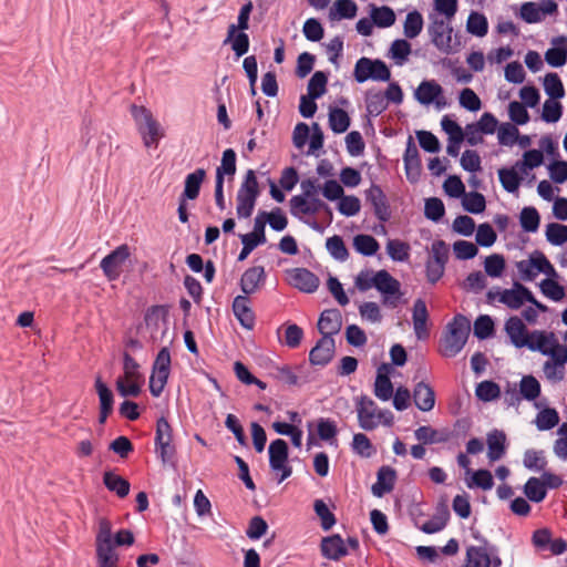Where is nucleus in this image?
Listing matches in <instances>:
<instances>
[{"mask_svg":"<svg viewBox=\"0 0 567 567\" xmlns=\"http://www.w3.org/2000/svg\"><path fill=\"white\" fill-rule=\"evenodd\" d=\"M471 332V322L464 315L454 316L446 327L441 338V353L443 357L452 358L462 351L467 342Z\"/></svg>","mask_w":567,"mask_h":567,"instance_id":"obj_1","label":"nucleus"},{"mask_svg":"<svg viewBox=\"0 0 567 567\" xmlns=\"http://www.w3.org/2000/svg\"><path fill=\"white\" fill-rule=\"evenodd\" d=\"M254 4L248 0L239 10L237 23H231L227 29V37L224 44H230L237 59L245 55L250 45L249 35L245 32L249 29V19Z\"/></svg>","mask_w":567,"mask_h":567,"instance_id":"obj_2","label":"nucleus"},{"mask_svg":"<svg viewBox=\"0 0 567 567\" xmlns=\"http://www.w3.org/2000/svg\"><path fill=\"white\" fill-rule=\"evenodd\" d=\"M260 195V187L254 169H248L237 192L238 218H249L254 212L256 200Z\"/></svg>","mask_w":567,"mask_h":567,"instance_id":"obj_3","label":"nucleus"},{"mask_svg":"<svg viewBox=\"0 0 567 567\" xmlns=\"http://www.w3.org/2000/svg\"><path fill=\"white\" fill-rule=\"evenodd\" d=\"M353 78L358 83H364L369 80L389 82L391 71L383 60L362 56L354 64Z\"/></svg>","mask_w":567,"mask_h":567,"instance_id":"obj_4","label":"nucleus"},{"mask_svg":"<svg viewBox=\"0 0 567 567\" xmlns=\"http://www.w3.org/2000/svg\"><path fill=\"white\" fill-rule=\"evenodd\" d=\"M131 112L135 121L138 123V132L143 137L144 145L157 147L158 141L164 136L161 131L159 123L153 117L152 112L145 106H137L133 104Z\"/></svg>","mask_w":567,"mask_h":567,"instance_id":"obj_5","label":"nucleus"},{"mask_svg":"<svg viewBox=\"0 0 567 567\" xmlns=\"http://www.w3.org/2000/svg\"><path fill=\"white\" fill-rule=\"evenodd\" d=\"M171 352L168 347H163L152 365V374L150 377V392L153 396L157 398L162 394L165 385L167 384L171 372Z\"/></svg>","mask_w":567,"mask_h":567,"instance_id":"obj_6","label":"nucleus"},{"mask_svg":"<svg viewBox=\"0 0 567 567\" xmlns=\"http://www.w3.org/2000/svg\"><path fill=\"white\" fill-rule=\"evenodd\" d=\"M173 429L165 416L156 422L155 445L163 464L175 465L176 447L172 444Z\"/></svg>","mask_w":567,"mask_h":567,"instance_id":"obj_7","label":"nucleus"},{"mask_svg":"<svg viewBox=\"0 0 567 567\" xmlns=\"http://www.w3.org/2000/svg\"><path fill=\"white\" fill-rule=\"evenodd\" d=\"M375 289L382 296V303L391 308L398 307L403 296L400 281L385 269L375 271Z\"/></svg>","mask_w":567,"mask_h":567,"instance_id":"obj_8","label":"nucleus"},{"mask_svg":"<svg viewBox=\"0 0 567 567\" xmlns=\"http://www.w3.org/2000/svg\"><path fill=\"white\" fill-rule=\"evenodd\" d=\"M414 99L422 105L441 110L447 105L443 87L435 80H423L414 91Z\"/></svg>","mask_w":567,"mask_h":567,"instance_id":"obj_9","label":"nucleus"},{"mask_svg":"<svg viewBox=\"0 0 567 567\" xmlns=\"http://www.w3.org/2000/svg\"><path fill=\"white\" fill-rule=\"evenodd\" d=\"M97 524L95 540L100 542V539L103 540L105 537L109 538L111 549L115 550L116 547L132 546L135 543V537L131 529L123 528L113 535L112 523L106 517H99Z\"/></svg>","mask_w":567,"mask_h":567,"instance_id":"obj_10","label":"nucleus"},{"mask_svg":"<svg viewBox=\"0 0 567 567\" xmlns=\"http://www.w3.org/2000/svg\"><path fill=\"white\" fill-rule=\"evenodd\" d=\"M131 252L126 244H123L106 255L100 264L104 276L110 280H116L120 277V267L130 258Z\"/></svg>","mask_w":567,"mask_h":567,"instance_id":"obj_11","label":"nucleus"},{"mask_svg":"<svg viewBox=\"0 0 567 567\" xmlns=\"http://www.w3.org/2000/svg\"><path fill=\"white\" fill-rule=\"evenodd\" d=\"M365 199L372 205L373 214L381 223L391 219V206L380 185L372 183L370 188L365 190Z\"/></svg>","mask_w":567,"mask_h":567,"instance_id":"obj_12","label":"nucleus"},{"mask_svg":"<svg viewBox=\"0 0 567 567\" xmlns=\"http://www.w3.org/2000/svg\"><path fill=\"white\" fill-rule=\"evenodd\" d=\"M336 354V342L332 337L323 333L309 352V362L311 365L326 367Z\"/></svg>","mask_w":567,"mask_h":567,"instance_id":"obj_13","label":"nucleus"},{"mask_svg":"<svg viewBox=\"0 0 567 567\" xmlns=\"http://www.w3.org/2000/svg\"><path fill=\"white\" fill-rule=\"evenodd\" d=\"M427 32L431 37L432 43L445 53L452 51V32L453 28L441 19H434L427 27Z\"/></svg>","mask_w":567,"mask_h":567,"instance_id":"obj_14","label":"nucleus"},{"mask_svg":"<svg viewBox=\"0 0 567 567\" xmlns=\"http://www.w3.org/2000/svg\"><path fill=\"white\" fill-rule=\"evenodd\" d=\"M288 274L290 284L302 292L312 293L320 285L319 277L307 268H292Z\"/></svg>","mask_w":567,"mask_h":567,"instance_id":"obj_15","label":"nucleus"},{"mask_svg":"<svg viewBox=\"0 0 567 567\" xmlns=\"http://www.w3.org/2000/svg\"><path fill=\"white\" fill-rule=\"evenodd\" d=\"M321 555L330 560H340L348 555V547L339 534L322 537L320 542Z\"/></svg>","mask_w":567,"mask_h":567,"instance_id":"obj_16","label":"nucleus"},{"mask_svg":"<svg viewBox=\"0 0 567 567\" xmlns=\"http://www.w3.org/2000/svg\"><path fill=\"white\" fill-rule=\"evenodd\" d=\"M398 478L396 471L388 465H383L378 470L377 482L372 485L371 491L375 497H383L391 493Z\"/></svg>","mask_w":567,"mask_h":567,"instance_id":"obj_17","label":"nucleus"},{"mask_svg":"<svg viewBox=\"0 0 567 567\" xmlns=\"http://www.w3.org/2000/svg\"><path fill=\"white\" fill-rule=\"evenodd\" d=\"M551 48L544 55L546 63L551 68H561L567 63V35L551 39Z\"/></svg>","mask_w":567,"mask_h":567,"instance_id":"obj_18","label":"nucleus"},{"mask_svg":"<svg viewBox=\"0 0 567 567\" xmlns=\"http://www.w3.org/2000/svg\"><path fill=\"white\" fill-rule=\"evenodd\" d=\"M318 331L332 337L340 332L342 328V315L337 308L326 309L321 312L318 323Z\"/></svg>","mask_w":567,"mask_h":567,"instance_id":"obj_19","label":"nucleus"},{"mask_svg":"<svg viewBox=\"0 0 567 567\" xmlns=\"http://www.w3.org/2000/svg\"><path fill=\"white\" fill-rule=\"evenodd\" d=\"M486 444L488 460L491 462L501 460L505 455L507 449L505 432L497 429L492 430L487 433Z\"/></svg>","mask_w":567,"mask_h":567,"instance_id":"obj_20","label":"nucleus"},{"mask_svg":"<svg viewBox=\"0 0 567 567\" xmlns=\"http://www.w3.org/2000/svg\"><path fill=\"white\" fill-rule=\"evenodd\" d=\"M412 319L416 338L419 340L427 339L430 336L427 329L429 311L422 298L414 301Z\"/></svg>","mask_w":567,"mask_h":567,"instance_id":"obj_21","label":"nucleus"},{"mask_svg":"<svg viewBox=\"0 0 567 567\" xmlns=\"http://www.w3.org/2000/svg\"><path fill=\"white\" fill-rule=\"evenodd\" d=\"M505 332L515 348H524L529 336L528 329L520 318L513 316L505 322Z\"/></svg>","mask_w":567,"mask_h":567,"instance_id":"obj_22","label":"nucleus"},{"mask_svg":"<svg viewBox=\"0 0 567 567\" xmlns=\"http://www.w3.org/2000/svg\"><path fill=\"white\" fill-rule=\"evenodd\" d=\"M414 436L417 441L426 445L446 443L451 440L453 433L449 429L435 430L430 425H422L414 431Z\"/></svg>","mask_w":567,"mask_h":567,"instance_id":"obj_23","label":"nucleus"},{"mask_svg":"<svg viewBox=\"0 0 567 567\" xmlns=\"http://www.w3.org/2000/svg\"><path fill=\"white\" fill-rule=\"evenodd\" d=\"M248 296H237L233 301V311L239 323L248 330H251L255 326V313L248 306Z\"/></svg>","mask_w":567,"mask_h":567,"instance_id":"obj_24","label":"nucleus"},{"mask_svg":"<svg viewBox=\"0 0 567 567\" xmlns=\"http://www.w3.org/2000/svg\"><path fill=\"white\" fill-rule=\"evenodd\" d=\"M413 399L416 408L423 412L431 411L435 405V392L433 388L424 381H420L415 384Z\"/></svg>","mask_w":567,"mask_h":567,"instance_id":"obj_25","label":"nucleus"},{"mask_svg":"<svg viewBox=\"0 0 567 567\" xmlns=\"http://www.w3.org/2000/svg\"><path fill=\"white\" fill-rule=\"evenodd\" d=\"M206 171L204 168H197L193 173H189L184 181V190L179 197L187 200H195L200 193V187L206 178Z\"/></svg>","mask_w":567,"mask_h":567,"instance_id":"obj_26","label":"nucleus"},{"mask_svg":"<svg viewBox=\"0 0 567 567\" xmlns=\"http://www.w3.org/2000/svg\"><path fill=\"white\" fill-rule=\"evenodd\" d=\"M266 274L262 266L248 268L240 278V289L245 296L254 293L261 281H265Z\"/></svg>","mask_w":567,"mask_h":567,"instance_id":"obj_27","label":"nucleus"},{"mask_svg":"<svg viewBox=\"0 0 567 567\" xmlns=\"http://www.w3.org/2000/svg\"><path fill=\"white\" fill-rule=\"evenodd\" d=\"M556 337L554 332H546L544 330H534L526 339L525 347L530 351H537L542 354H547V350L553 346Z\"/></svg>","mask_w":567,"mask_h":567,"instance_id":"obj_28","label":"nucleus"},{"mask_svg":"<svg viewBox=\"0 0 567 567\" xmlns=\"http://www.w3.org/2000/svg\"><path fill=\"white\" fill-rule=\"evenodd\" d=\"M270 470L281 467L284 463L289 461V446L282 439L271 441L268 446Z\"/></svg>","mask_w":567,"mask_h":567,"instance_id":"obj_29","label":"nucleus"},{"mask_svg":"<svg viewBox=\"0 0 567 567\" xmlns=\"http://www.w3.org/2000/svg\"><path fill=\"white\" fill-rule=\"evenodd\" d=\"M95 554L99 567H117L120 560L118 554L111 549L109 538H104L100 542L95 540Z\"/></svg>","mask_w":567,"mask_h":567,"instance_id":"obj_30","label":"nucleus"},{"mask_svg":"<svg viewBox=\"0 0 567 567\" xmlns=\"http://www.w3.org/2000/svg\"><path fill=\"white\" fill-rule=\"evenodd\" d=\"M103 484L110 492L115 493L120 498L126 497L131 489L130 482L111 470L104 472Z\"/></svg>","mask_w":567,"mask_h":567,"instance_id":"obj_31","label":"nucleus"},{"mask_svg":"<svg viewBox=\"0 0 567 567\" xmlns=\"http://www.w3.org/2000/svg\"><path fill=\"white\" fill-rule=\"evenodd\" d=\"M329 127L336 134H342L351 125V118L346 110L339 106H330L328 114Z\"/></svg>","mask_w":567,"mask_h":567,"instance_id":"obj_32","label":"nucleus"},{"mask_svg":"<svg viewBox=\"0 0 567 567\" xmlns=\"http://www.w3.org/2000/svg\"><path fill=\"white\" fill-rule=\"evenodd\" d=\"M358 12V4L353 0H336L329 10V19L339 21L353 19Z\"/></svg>","mask_w":567,"mask_h":567,"instance_id":"obj_33","label":"nucleus"},{"mask_svg":"<svg viewBox=\"0 0 567 567\" xmlns=\"http://www.w3.org/2000/svg\"><path fill=\"white\" fill-rule=\"evenodd\" d=\"M370 17L372 18L375 27L385 29L395 23L396 17L394 10L389 6L378 7L373 3L369 4Z\"/></svg>","mask_w":567,"mask_h":567,"instance_id":"obj_34","label":"nucleus"},{"mask_svg":"<svg viewBox=\"0 0 567 567\" xmlns=\"http://www.w3.org/2000/svg\"><path fill=\"white\" fill-rule=\"evenodd\" d=\"M237 155L233 148H227L223 152L221 164L216 168L215 182L225 183V176L233 178L236 174Z\"/></svg>","mask_w":567,"mask_h":567,"instance_id":"obj_35","label":"nucleus"},{"mask_svg":"<svg viewBox=\"0 0 567 567\" xmlns=\"http://www.w3.org/2000/svg\"><path fill=\"white\" fill-rule=\"evenodd\" d=\"M352 245L354 250L364 257L374 256L380 249L379 241L373 236L367 234L355 235Z\"/></svg>","mask_w":567,"mask_h":567,"instance_id":"obj_36","label":"nucleus"},{"mask_svg":"<svg viewBox=\"0 0 567 567\" xmlns=\"http://www.w3.org/2000/svg\"><path fill=\"white\" fill-rule=\"evenodd\" d=\"M338 426L336 421L329 417H319L317 420V436L319 440L328 442L330 445H338Z\"/></svg>","mask_w":567,"mask_h":567,"instance_id":"obj_37","label":"nucleus"},{"mask_svg":"<svg viewBox=\"0 0 567 567\" xmlns=\"http://www.w3.org/2000/svg\"><path fill=\"white\" fill-rule=\"evenodd\" d=\"M498 179L503 188L511 194H518L519 186L524 179L514 168L502 167L497 171Z\"/></svg>","mask_w":567,"mask_h":567,"instance_id":"obj_38","label":"nucleus"},{"mask_svg":"<svg viewBox=\"0 0 567 567\" xmlns=\"http://www.w3.org/2000/svg\"><path fill=\"white\" fill-rule=\"evenodd\" d=\"M257 215L265 221V226L269 224L275 231H282L288 225V218L280 207H275L271 212L260 210Z\"/></svg>","mask_w":567,"mask_h":567,"instance_id":"obj_39","label":"nucleus"},{"mask_svg":"<svg viewBox=\"0 0 567 567\" xmlns=\"http://www.w3.org/2000/svg\"><path fill=\"white\" fill-rule=\"evenodd\" d=\"M462 567H491L489 553L484 546L468 547L466 563Z\"/></svg>","mask_w":567,"mask_h":567,"instance_id":"obj_40","label":"nucleus"},{"mask_svg":"<svg viewBox=\"0 0 567 567\" xmlns=\"http://www.w3.org/2000/svg\"><path fill=\"white\" fill-rule=\"evenodd\" d=\"M526 498L533 503H540L547 496L546 485L538 477H529L523 486Z\"/></svg>","mask_w":567,"mask_h":567,"instance_id":"obj_41","label":"nucleus"},{"mask_svg":"<svg viewBox=\"0 0 567 567\" xmlns=\"http://www.w3.org/2000/svg\"><path fill=\"white\" fill-rule=\"evenodd\" d=\"M462 207L465 212L474 215H478L486 209L485 196L476 190L465 193L462 198Z\"/></svg>","mask_w":567,"mask_h":567,"instance_id":"obj_42","label":"nucleus"},{"mask_svg":"<svg viewBox=\"0 0 567 567\" xmlns=\"http://www.w3.org/2000/svg\"><path fill=\"white\" fill-rule=\"evenodd\" d=\"M519 224L525 233H536L540 225V215L534 206H526L519 213Z\"/></svg>","mask_w":567,"mask_h":567,"instance_id":"obj_43","label":"nucleus"},{"mask_svg":"<svg viewBox=\"0 0 567 567\" xmlns=\"http://www.w3.org/2000/svg\"><path fill=\"white\" fill-rule=\"evenodd\" d=\"M559 278H545L539 282L542 293L548 299L559 302L566 296L565 287L558 282Z\"/></svg>","mask_w":567,"mask_h":567,"instance_id":"obj_44","label":"nucleus"},{"mask_svg":"<svg viewBox=\"0 0 567 567\" xmlns=\"http://www.w3.org/2000/svg\"><path fill=\"white\" fill-rule=\"evenodd\" d=\"M542 393L539 381L532 374L524 375L519 382V394L526 401H535Z\"/></svg>","mask_w":567,"mask_h":567,"instance_id":"obj_45","label":"nucleus"},{"mask_svg":"<svg viewBox=\"0 0 567 567\" xmlns=\"http://www.w3.org/2000/svg\"><path fill=\"white\" fill-rule=\"evenodd\" d=\"M501 386L492 380H484L476 385L475 395L482 402H492L501 398Z\"/></svg>","mask_w":567,"mask_h":567,"instance_id":"obj_46","label":"nucleus"},{"mask_svg":"<svg viewBox=\"0 0 567 567\" xmlns=\"http://www.w3.org/2000/svg\"><path fill=\"white\" fill-rule=\"evenodd\" d=\"M466 31L472 35L483 38L488 32L487 18L477 11H472L467 18Z\"/></svg>","mask_w":567,"mask_h":567,"instance_id":"obj_47","label":"nucleus"},{"mask_svg":"<svg viewBox=\"0 0 567 567\" xmlns=\"http://www.w3.org/2000/svg\"><path fill=\"white\" fill-rule=\"evenodd\" d=\"M365 107L368 115L379 116L388 109V102L381 91L372 92L367 91L365 93Z\"/></svg>","mask_w":567,"mask_h":567,"instance_id":"obj_48","label":"nucleus"},{"mask_svg":"<svg viewBox=\"0 0 567 567\" xmlns=\"http://www.w3.org/2000/svg\"><path fill=\"white\" fill-rule=\"evenodd\" d=\"M169 313L168 305H155L147 308L144 315V321L146 327L156 330L158 328L159 320L167 322Z\"/></svg>","mask_w":567,"mask_h":567,"instance_id":"obj_49","label":"nucleus"},{"mask_svg":"<svg viewBox=\"0 0 567 567\" xmlns=\"http://www.w3.org/2000/svg\"><path fill=\"white\" fill-rule=\"evenodd\" d=\"M473 334L478 340H486L495 334V322L488 315H480L474 321Z\"/></svg>","mask_w":567,"mask_h":567,"instance_id":"obj_50","label":"nucleus"},{"mask_svg":"<svg viewBox=\"0 0 567 567\" xmlns=\"http://www.w3.org/2000/svg\"><path fill=\"white\" fill-rule=\"evenodd\" d=\"M559 421L560 419L557 410L546 406L536 415L535 424L539 431H549L558 425Z\"/></svg>","mask_w":567,"mask_h":567,"instance_id":"obj_51","label":"nucleus"},{"mask_svg":"<svg viewBox=\"0 0 567 567\" xmlns=\"http://www.w3.org/2000/svg\"><path fill=\"white\" fill-rule=\"evenodd\" d=\"M94 389L99 396V409L114 410V394L110 386L103 381L99 374L95 378Z\"/></svg>","mask_w":567,"mask_h":567,"instance_id":"obj_52","label":"nucleus"},{"mask_svg":"<svg viewBox=\"0 0 567 567\" xmlns=\"http://www.w3.org/2000/svg\"><path fill=\"white\" fill-rule=\"evenodd\" d=\"M544 90L545 93L553 100H560L565 96V87L555 72H549L544 76Z\"/></svg>","mask_w":567,"mask_h":567,"instance_id":"obj_53","label":"nucleus"},{"mask_svg":"<svg viewBox=\"0 0 567 567\" xmlns=\"http://www.w3.org/2000/svg\"><path fill=\"white\" fill-rule=\"evenodd\" d=\"M423 24V16L417 10L410 11L403 23L404 35L408 39L416 38L422 32Z\"/></svg>","mask_w":567,"mask_h":567,"instance_id":"obj_54","label":"nucleus"},{"mask_svg":"<svg viewBox=\"0 0 567 567\" xmlns=\"http://www.w3.org/2000/svg\"><path fill=\"white\" fill-rule=\"evenodd\" d=\"M471 480L466 481L468 488H482L483 491H489L494 486V480L492 473L486 468H478L471 473Z\"/></svg>","mask_w":567,"mask_h":567,"instance_id":"obj_55","label":"nucleus"},{"mask_svg":"<svg viewBox=\"0 0 567 567\" xmlns=\"http://www.w3.org/2000/svg\"><path fill=\"white\" fill-rule=\"evenodd\" d=\"M313 511L320 519V526L324 532L330 530L337 523L336 515L329 509L323 499L313 502Z\"/></svg>","mask_w":567,"mask_h":567,"instance_id":"obj_56","label":"nucleus"},{"mask_svg":"<svg viewBox=\"0 0 567 567\" xmlns=\"http://www.w3.org/2000/svg\"><path fill=\"white\" fill-rule=\"evenodd\" d=\"M328 73L316 71L308 81L307 95L320 99L327 92Z\"/></svg>","mask_w":567,"mask_h":567,"instance_id":"obj_57","label":"nucleus"},{"mask_svg":"<svg viewBox=\"0 0 567 567\" xmlns=\"http://www.w3.org/2000/svg\"><path fill=\"white\" fill-rule=\"evenodd\" d=\"M411 51L412 47L408 40L396 39L391 43L389 54L398 65H402L404 62H406Z\"/></svg>","mask_w":567,"mask_h":567,"instance_id":"obj_58","label":"nucleus"},{"mask_svg":"<svg viewBox=\"0 0 567 567\" xmlns=\"http://www.w3.org/2000/svg\"><path fill=\"white\" fill-rule=\"evenodd\" d=\"M410 245L400 239H390L386 244V252L393 261H406L410 257Z\"/></svg>","mask_w":567,"mask_h":567,"instance_id":"obj_59","label":"nucleus"},{"mask_svg":"<svg viewBox=\"0 0 567 567\" xmlns=\"http://www.w3.org/2000/svg\"><path fill=\"white\" fill-rule=\"evenodd\" d=\"M445 215V206L441 198L430 197L425 199L424 216L429 220L439 223Z\"/></svg>","mask_w":567,"mask_h":567,"instance_id":"obj_60","label":"nucleus"},{"mask_svg":"<svg viewBox=\"0 0 567 567\" xmlns=\"http://www.w3.org/2000/svg\"><path fill=\"white\" fill-rule=\"evenodd\" d=\"M564 107L559 100L548 99L543 104L540 118L546 123H556L563 116Z\"/></svg>","mask_w":567,"mask_h":567,"instance_id":"obj_61","label":"nucleus"},{"mask_svg":"<svg viewBox=\"0 0 567 567\" xmlns=\"http://www.w3.org/2000/svg\"><path fill=\"white\" fill-rule=\"evenodd\" d=\"M326 248L330 255L339 261H344L349 257V250L343 241V238L339 235L329 237L326 240Z\"/></svg>","mask_w":567,"mask_h":567,"instance_id":"obj_62","label":"nucleus"},{"mask_svg":"<svg viewBox=\"0 0 567 567\" xmlns=\"http://www.w3.org/2000/svg\"><path fill=\"white\" fill-rule=\"evenodd\" d=\"M506 268V260L501 254H492L484 260V269L487 276L498 278Z\"/></svg>","mask_w":567,"mask_h":567,"instance_id":"obj_63","label":"nucleus"},{"mask_svg":"<svg viewBox=\"0 0 567 567\" xmlns=\"http://www.w3.org/2000/svg\"><path fill=\"white\" fill-rule=\"evenodd\" d=\"M546 239L553 246H561L567 241V225L550 223L546 226Z\"/></svg>","mask_w":567,"mask_h":567,"instance_id":"obj_64","label":"nucleus"}]
</instances>
